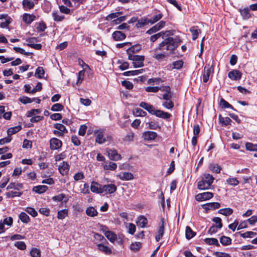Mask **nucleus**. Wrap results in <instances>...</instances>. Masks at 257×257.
<instances>
[{
  "instance_id": "obj_1",
  "label": "nucleus",
  "mask_w": 257,
  "mask_h": 257,
  "mask_svg": "<svg viewBox=\"0 0 257 257\" xmlns=\"http://www.w3.org/2000/svg\"><path fill=\"white\" fill-rule=\"evenodd\" d=\"M181 42L182 40L178 36L165 39L154 49L155 52L161 51L162 52L154 53L153 57L158 61L164 60L170 54L173 53Z\"/></svg>"
},
{
  "instance_id": "obj_2",
  "label": "nucleus",
  "mask_w": 257,
  "mask_h": 257,
  "mask_svg": "<svg viewBox=\"0 0 257 257\" xmlns=\"http://www.w3.org/2000/svg\"><path fill=\"white\" fill-rule=\"evenodd\" d=\"M139 105L140 107L148 111L150 114L162 119H168L172 116V115L168 112L160 109H156L154 106L145 102H141Z\"/></svg>"
},
{
  "instance_id": "obj_3",
  "label": "nucleus",
  "mask_w": 257,
  "mask_h": 257,
  "mask_svg": "<svg viewBox=\"0 0 257 257\" xmlns=\"http://www.w3.org/2000/svg\"><path fill=\"white\" fill-rule=\"evenodd\" d=\"M214 180L213 176L208 173H204L200 177V180L197 183V188L200 190H208Z\"/></svg>"
},
{
  "instance_id": "obj_4",
  "label": "nucleus",
  "mask_w": 257,
  "mask_h": 257,
  "mask_svg": "<svg viewBox=\"0 0 257 257\" xmlns=\"http://www.w3.org/2000/svg\"><path fill=\"white\" fill-rule=\"evenodd\" d=\"M128 59L133 61V66L135 68L141 67L144 65V56L130 54L128 56Z\"/></svg>"
},
{
  "instance_id": "obj_5",
  "label": "nucleus",
  "mask_w": 257,
  "mask_h": 257,
  "mask_svg": "<svg viewBox=\"0 0 257 257\" xmlns=\"http://www.w3.org/2000/svg\"><path fill=\"white\" fill-rule=\"evenodd\" d=\"M172 95L163 94L162 97H159L162 100V105L166 109L171 110L174 106V103L172 100Z\"/></svg>"
},
{
  "instance_id": "obj_6",
  "label": "nucleus",
  "mask_w": 257,
  "mask_h": 257,
  "mask_svg": "<svg viewBox=\"0 0 257 257\" xmlns=\"http://www.w3.org/2000/svg\"><path fill=\"white\" fill-rule=\"evenodd\" d=\"M59 172L62 175L65 176L68 175L70 170V165L68 162L62 161L60 163L58 166Z\"/></svg>"
},
{
  "instance_id": "obj_7",
  "label": "nucleus",
  "mask_w": 257,
  "mask_h": 257,
  "mask_svg": "<svg viewBox=\"0 0 257 257\" xmlns=\"http://www.w3.org/2000/svg\"><path fill=\"white\" fill-rule=\"evenodd\" d=\"M213 194L210 192L200 193L195 196V199L199 202L206 201L212 198Z\"/></svg>"
},
{
  "instance_id": "obj_8",
  "label": "nucleus",
  "mask_w": 257,
  "mask_h": 257,
  "mask_svg": "<svg viewBox=\"0 0 257 257\" xmlns=\"http://www.w3.org/2000/svg\"><path fill=\"white\" fill-rule=\"evenodd\" d=\"M117 187L114 184L104 185L102 186V194H111L116 192Z\"/></svg>"
},
{
  "instance_id": "obj_9",
  "label": "nucleus",
  "mask_w": 257,
  "mask_h": 257,
  "mask_svg": "<svg viewBox=\"0 0 257 257\" xmlns=\"http://www.w3.org/2000/svg\"><path fill=\"white\" fill-rule=\"evenodd\" d=\"M106 153L109 159L111 160L117 161L121 159V155L117 153L116 150L108 149L106 151Z\"/></svg>"
},
{
  "instance_id": "obj_10",
  "label": "nucleus",
  "mask_w": 257,
  "mask_h": 257,
  "mask_svg": "<svg viewBox=\"0 0 257 257\" xmlns=\"http://www.w3.org/2000/svg\"><path fill=\"white\" fill-rule=\"evenodd\" d=\"M62 145V143L59 139L53 138L50 140V147L52 150H58L60 149Z\"/></svg>"
},
{
  "instance_id": "obj_11",
  "label": "nucleus",
  "mask_w": 257,
  "mask_h": 257,
  "mask_svg": "<svg viewBox=\"0 0 257 257\" xmlns=\"http://www.w3.org/2000/svg\"><path fill=\"white\" fill-rule=\"evenodd\" d=\"M91 191L96 194H102V186L95 181H92L90 185Z\"/></svg>"
},
{
  "instance_id": "obj_12",
  "label": "nucleus",
  "mask_w": 257,
  "mask_h": 257,
  "mask_svg": "<svg viewBox=\"0 0 257 257\" xmlns=\"http://www.w3.org/2000/svg\"><path fill=\"white\" fill-rule=\"evenodd\" d=\"M241 76L242 73L236 69H234L228 73V77L232 80H239Z\"/></svg>"
},
{
  "instance_id": "obj_13",
  "label": "nucleus",
  "mask_w": 257,
  "mask_h": 257,
  "mask_svg": "<svg viewBox=\"0 0 257 257\" xmlns=\"http://www.w3.org/2000/svg\"><path fill=\"white\" fill-rule=\"evenodd\" d=\"M165 221L163 218L161 219L159 223L158 230V234L156 235L155 238L157 241H159L163 237L164 232Z\"/></svg>"
},
{
  "instance_id": "obj_14",
  "label": "nucleus",
  "mask_w": 257,
  "mask_h": 257,
  "mask_svg": "<svg viewBox=\"0 0 257 257\" xmlns=\"http://www.w3.org/2000/svg\"><path fill=\"white\" fill-rule=\"evenodd\" d=\"M212 71L211 67H210L209 65H207L204 67L202 74L203 81L204 83H206L208 81L210 74Z\"/></svg>"
},
{
  "instance_id": "obj_15",
  "label": "nucleus",
  "mask_w": 257,
  "mask_h": 257,
  "mask_svg": "<svg viewBox=\"0 0 257 257\" xmlns=\"http://www.w3.org/2000/svg\"><path fill=\"white\" fill-rule=\"evenodd\" d=\"M95 134H96L95 138V142L99 144H102L106 142V139L103 136V130H98L95 131Z\"/></svg>"
},
{
  "instance_id": "obj_16",
  "label": "nucleus",
  "mask_w": 257,
  "mask_h": 257,
  "mask_svg": "<svg viewBox=\"0 0 257 257\" xmlns=\"http://www.w3.org/2000/svg\"><path fill=\"white\" fill-rule=\"evenodd\" d=\"M116 176L122 181H129L134 179V175L130 172H121Z\"/></svg>"
},
{
  "instance_id": "obj_17",
  "label": "nucleus",
  "mask_w": 257,
  "mask_h": 257,
  "mask_svg": "<svg viewBox=\"0 0 257 257\" xmlns=\"http://www.w3.org/2000/svg\"><path fill=\"white\" fill-rule=\"evenodd\" d=\"M36 19L35 15L25 13L23 15V21L27 24H31Z\"/></svg>"
},
{
  "instance_id": "obj_18",
  "label": "nucleus",
  "mask_w": 257,
  "mask_h": 257,
  "mask_svg": "<svg viewBox=\"0 0 257 257\" xmlns=\"http://www.w3.org/2000/svg\"><path fill=\"white\" fill-rule=\"evenodd\" d=\"M136 223L138 226L145 228L148 224V220L145 216L141 215L138 217Z\"/></svg>"
},
{
  "instance_id": "obj_19",
  "label": "nucleus",
  "mask_w": 257,
  "mask_h": 257,
  "mask_svg": "<svg viewBox=\"0 0 257 257\" xmlns=\"http://www.w3.org/2000/svg\"><path fill=\"white\" fill-rule=\"evenodd\" d=\"M157 134L156 133L152 131H147L143 133V137L145 140L150 141L155 139Z\"/></svg>"
},
{
  "instance_id": "obj_20",
  "label": "nucleus",
  "mask_w": 257,
  "mask_h": 257,
  "mask_svg": "<svg viewBox=\"0 0 257 257\" xmlns=\"http://www.w3.org/2000/svg\"><path fill=\"white\" fill-rule=\"evenodd\" d=\"M12 112L11 111L5 112V107L0 105V118L3 117L5 119L9 120L11 118Z\"/></svg>"
},
{
  "instance_id": "obj_21",
  "label": "nucleus",
  "mask_w": 257,
  "mask_h": 257,
  "mask_svg": "<svg viewBox=\"0 0 257 257\" xmlns=\"http://www.w3.org/2000/svg\"><path fill=\"white\" fill-rule=\"evenodd\" d=\"M112 37L114 39V40L116 41H122L124 40L126 36L122 32L118 31H116L114 32L112 34Z\"/></svg>"
},
{
  "instance_id": "obj_22",
  "label": "nucleus",
  "mask_w": 257,
  "mask_h": 257,
  "mask_svg": "<svg viewBox=\"0 0 257 257\" xmlns=\"http://www.w3.org/2000/svg\"><path fill=\"white\" fill-rule=\"evenodd\" d=\"M22 5L24 10L28 11L32 9L34 7L35 4L31 0H23Z\"/></svg>"
},
{
  "instance_id": "obj_23",
  "label": "nucleus",
  "mask_w": 257,
  "mask_h": 257,
  "mask_svg": "<svg viewBox=\"0 0 257 257\" xmlns=\"http://www.w3.org/2000/svg\"><path fill=\"white\" fill-rule=\"evenodd\" d=\"M183 65V61L181 60H177L173 62L169 67V70H172L173 69H180Z\"/></svg>"
},
{
  "instance_id": "obj_24",
  "label": "nucleus",
  "mask_w": 257,
  "mask_h": 257,
  "mask_svg": "<svg viewBox=\"0 0 257 257\" xmlns=\"http://www.w3.org/2000/svg\"><path fill=\"white\" fill-rule=\"evenodd\" d=\"M148 24H150L149 19L147 17H144L138 20L136 26L140 28L144 27Z\"/></svg>"
},
{
  "instance_id": "obj_25",
  "label": "nucleus",
  "mask_w": 257,
  "mask_h": 257,
  "mask_svg": "<svg viewBox=\"0 0 257 257\" xmlns=\"http://www.w3.org/2000/svg\"><path fill=\"white\" fill-rule=\"evenodd\" d=\"M104 235L111 242H113L117 239V235L111 231H104Z\"/></svg>"
},
{
  "instance_id": "obj_26",
  "label": "nucleus",
  "mask_w": 257,
  "mask_h": 257,
  "mask_svg": "<svg viewBox=\"0 0 257 257\" xmlns=\"http://www.w3.org/2000/svg\"><path fill=\"white\" fill-rule=\"evenodd\" d=\"M190 31L192 35V39L196 40L199 34L201 33V30L199 29L198 26H193L190 28Z\"/></svg>"
},
{
  "instance_id": "obj_27",
  "label": "nucleus",
  "mask_w": 257,
  "mask_h": 257,
  "mask_svg": "<svg viewBox=\"0 0 257 257\" xmlns=\"http://www.w3.org/2000/svg\"><path fill=\"white\" fill-rule=\"evenodd\" d=\"M87 215L90 217H95L98 215V212L97 210L92 206H89L87 207L85 211Z\"/></svg>"
},
{
  "instance_id": "obj_28",
  "label": "nucleus",
  "mask_w": 257,
  "mask_h": 257,
  "mask_svg": "<svg viewBox=\"0 0 257 257\" xmlns=\"http://www.w3.org/2000/svg\"><path fill=\"white\" fill-rule=\"evenodd\" d=\"M23 188V185L22 183H11L9 184V185L7 186V189H15L17 190H20Z\"/></svg>"
},
{
  "instance_id": "obj_29",
  "label": "nucleus",
  "mask_w": 257,
  "mask_h": 257,
  "mask_svg": "<svg viewBox=\"0 0 257 257\" xmlns=\"http://www.w3.org/2000/svg\"><path fill=\"white\" fill-rule=\"evenodd\" d=\"M163 16L160 12L155 14L151 19H149L150 24H154L158 22L162 18Z\"/></svg>"
},
{
  "instance_id": "obj_30",
  "label": "nucleus",
  "mask_w": 257,
  "mask_h": 257,
  "mask_svg": "<svg viewBox=\"0 0 257 257\" xmlns=\"http://www.w3.org/2000/svg\"><path fill=\"white\" fill-rule=\"evenodd\" d=\"M144 70L143 69L127 71L124 72L123 73V75L124 76H126L138 75L144 72Z\"/></svg>"
},
{
  "instance_id": "obj_31",
  "label": "nucleus",
  "mask_w": 257,
  "mask_h": 257,
  "mask_svg": "<svg viewBox=\"0 0 257 257\" xmlns=\"http://www.w3.org/2000/svg\"><path fill=\"white\" fill-rule=\"evenodd\" d=\"M220 205L218 202H211L207 203L203 205V208L205 209H215L219 208Z\"/></svg>"
},
{
  "instance_id": "obj_32",
  "label": "nucleus",
  "mask_w": 257,
  "mask_h": 257,
  "mask_svg": "<svg viewBox=\"0 0 257 257\" xmlns=\"http://www.w3.org/2000/svg\"><path fill=\"white\" fill-rule=\"evenodd\" d=\"M48 187L46 185H38L34 187L33 191L36 193L41 194L46 191Z\"/></svg>"
},
{
  "instance_id": "obj_33",
  "label": "nucleus",
  "mask_w": 257,
  "mask_h": 257,
  "mask_svg": "<svg viewBox=\"0 0 257 257\" xmlns=\"http://www.w3.org/2000/svg\"><path fill=\"white\" fill-rule=\"evenodd\" d=\"M204 241L208 245H214L217 246H220L218 240L215 238H206L204 239Z\"/></svg>"
},
{
  "instance_id": "obj_34",
  "label": "nucleus",
  "mask_w": 257,
  "mask_h": 257,
  "mask_svg": "<svg viewBox=\"0 0 257 257\" xmlns=\"http://www.w3.org/2000/svg\"><path fill=\"white\" fill-rule=\"evenodd\" d=\"M240 14L244 20H246L249 19L251 15L249 12V10L248 8H245L243 9L240 10Z\"/></svg>"
},
{
  "instance_id": "obj_35",
  "label": "nucleus",
  "mask_w": 257,
  "mask_h": 257,
  "mask_svg": "<svg viewBox=\"0 0 257 257\" xmlns=\"http://www.w3.org/2000/svg\"><path fill=\"white\" fill-rule=\"evenodd\" d=\"M22 129L21 125H17L14 127H10L7 130V134L11 137L12 135L18 133Z\"/></svg>"
},
{
  "instance_id": "obj_36",
  "label": "nucleus",
  "mask_w": 257,
  "mask_h": 257,
  "mask_svg": "<svg viewBox=\"0 0 257 257\" xmlns=\"http://www.w3.org/2000/svg\"><path fill=\"white\" fill-rule=\"evenodd\" d=\"M97 246L100 251L106 254H109L111 252V250L109 247L102 243H99L97 245Z\"/></svg>"
},
{
  "instance_id": "obj_37",
  "label": "nucleus",
  "mask_w": 257,
  "mask_h": 257,
  "mask_svg": "<svg viewBox=\"0 0 257 257\" xmlns=\"http://www.w3.org/2000/svg\"><path fill=\"white\" fill-rule=\"evenodd\" d=\"M103 169L106 170L114 171L117 168V164L115 163L109 162L103 166Z\"/></svg>"
},
{
  "instance_id": "obj_38",
  "label": "nucleus",
  "mask_w": 257,
  "mask_h": 257,
  "mask_svg": "<svg viewBox=\"0 0 257 257\" xmlns=\"http://www.w3.org/2000/svg\"><path fill=\"white\" fill-rule=\"evenodd\" d=\"M142 47L140 45H135L127 50V53L129 55L130 54L135 53L141 50Z\"/></svg>"
},
{
  "instance_id": "obj_39",
  "label": "nucleus",
  "mask_w": 257,
  "mask_h": 257,
  "mask_svg": "<svg viewBox=\"0 0 257 257\" xmlns=\"http://www.w3.org/2000/svg\"><path fill=\"white\" fill-rule=\"evenodd\" d=\"M52 15L54 21L56 22L62 21L65 18L63 15H60L57 11H53Z\"/></svg>"
},
{
  "instance_id": "obj_40",
  "label": "nucleus",
  "mask_w": 257,
  "mask_h": 257,
  "mask_svg": "<svg viewBox=\"0 0 257 257\" xmlns=\"http://www.w3.org/2000/svg\"><path fill=\"white\" fill-rule=\"evenodd\" d=\"M85 76V71L84 70H82L81 71H80L78 73V76H77V80L76 83V84L77 86H80V84L82 83L84 78Z\"/></svg>"
},
{
  "instance_id": "obj_41",
  "label": "nucleus",
  "mask_w": 257,
  "mask_h": 257,
  "mask_svg": "<svg viewBox=\"0 0 257 257\" xmlns=\"http://www.w3.org/2000/svg\"><path fill=\"white\" fill-rule=\"evenodd\" d=\"M209 168L211 171L216 173H220L221 170V167L218 164L213 163L209 165Z\"/></svg>"
},
{
  "instance_id": "obj_42",
  "label": "nucleus",
  "mask_w": 257,
  "mask_h": 257,
  "mask_svg": "<svg viewBox=\"0 0 257 257\" xmlns=\"http://www.w3.org/2000/svg\"><path fill=\"white\" fill-rule=\"evenodd\" d=\"M68 215V209H64L61 210H60L57 213V218L59 219L62 220L66 217Z\"/></svg>"
},
{
  "instance_id": "obj_43",
  "label": "nucleus",
  "mask_w": 257,
  "mask_h": 257,
  "mask_svg": "<svg viewBox=\"0 0 257 257\" xmlns=\"http://www.w3.org/2000/svg\"><path fill=\"white\" fill-rule=\"evenodd\" d=\"M186 237L188 239L193 238L196 234L195 232H193L191 228L189 226H186L185 229Z\"/></svg>"
},
{
  "instance_id": "obj_44",
  "label": "nucleus",
  "mask_w": 257,
  "mask_h": 257,
  "mask_svg": "<svg viewBox=\"0 0 257 257\" xmlns=\"http://www.w3.org/2000/svg\"><path fill=\"white\" fill-rule=\"evenodd\" d=\"M134 114L136 116H145L147 115V112L140 108H135L133 110Z\"/></svg>"
},
{
  "instance_id": "obj_45",
  "label": "nucleus",
  "mask_w": 257,
  "mask_h": 257,
  "mask_svg": "<svg viewBox=\"0 0 257 257\" xmlns=\"http://www.w3.org/2000/svg\"><path fill=\"white\" fill-rule=\"evenodd\" d=\"M219 120L220 122L222 125H227L230 124L232 120L229 117H222L221 115L219 116Z\"/></svg>"
},
{
  "instance_id": "obj_46",
  "label": "nucleus",
  "mask_w": 257,
  "mask_h": 257,
  "mask_svg": "<svg viewBox=\"0 0 257 257\" xmlns=\"http://www.w3.org/2000/svg\"><path fill=\"white\" fill-rule=\"evenodd\" d=\"M44 73L45 71L43 68L42 67H38L36 70L35 76L37 78H42L44 77Z\"/></svg>"
},
{
  "instance_id": "obj_47",
  "label": "nucleus",
  "mask_w": 257,
  "mask_h": 257,
  "mask_svg": "<svg viewBox=\"0 0 257 257\" xmlns=\"http://www.w3.org/2000/svg\"><path fill=\"white\" fill-rule=\"evenodd\" d=\"M220 242L223 245H228L231 243V239L226 236H222L220 238Z\"/></svg>"
},
{
  "instance_id": "obj_48",
  "label": "nucleus",
  "mask_w": 257,
  "mask_h": 257,
  "mask_svg": "<svg viewBox=\"0 0 257 257\" xmlns=\"http://www.w3.org/2000/svg\"><path fill=\"white\" fill-rule=\"evenodd\" d=\"M226 183L232 186H236L238 185L239 182L236 178L230 177L226 179Z\"/></svg>"
},
{
  "instance_id": "obj_49",
  "label": "nucleus",
  "mask_w": 257,
  "mask_h": 257,
  "mask_svg": "<svg viewBox=\"0 0 257 257\" xmlns=\"http://www.w3.org/2000/svg\"><path fill=\"white\" fill-rule=\"evenodd\" d=\"M218 213L225 216H228L233 213V210L230 208L221 209L218 210Z\"/></svg>"
},
{
  "instance_id": "obj_50",
  "label": "nucleus",
  "mask_w": 257,
  "mask_h": 257,
  "mask_svg": "<svg viewBox=\"0 0 257 257\" xmlns=\"http://www.w3.org/2000/svg\"><path fill=\"white\" fill-rule=\"evenodd\" d=\"M22 193L18 191H11L6 193L7 198H14L15 197H20L22 195Z\"/></svg>"
},
{
  "instance_id": "obj_51",
  "label": "nucleus",
  "mask_w": 257,
  "mask_h": 257,
  "mask_svg": "<svg viewBox=\"0 0 257 257\" xmlns=\"http://www.w3.org/2000/svg\"><path fill=\"white\" fill-rule=\"evenodd\" d=\"M19 218L23 223H28L30 221L29 216L25 212H21L19 215Z\"/></svg>"
},
{
  "instance_id": "obj_52",
  "label": "nucleus",
  "mask_w": 257,
  "mask_h": 257,
  "mask_svg": "<svg viewBox=\"0 0 257 257\" xmlns=\"http://www.w3.org/2000/svg\"><path fill=\"white\" fill-rule=\"evenodd\" d=\"M247 150L250 151H257V144H253L251 143H246L245 145Z\"/></svg>"
},
{
  "instance_id": "obj_53",
  "label": "nucleus",
  "mask_w": 257,
  "mask_h": 257,
  "mask_svg": "<svg viewBox=\"0 0 257 257\" xmlns=\"http://www.w3.org/2000/svg\"><path fill=\"white\" fill-rule=\"evenodd\" d=\"M32 257H41V251L39 249L33 247L30 251Z\"/></svg>"
},
{
  "instance_id": "obj_54",
  "label": "nucleus",
  "mask_w": 257,
  "mask_h": 257,
  "mask_svg": "<svg viewBox=\"0 0 257 257\" xmlns=\"http://www.w3.org/2000/svg\"><path fill=\"white\" fill-rule=\"evenodd\" d=\"M54 127L58 131H60L63 134L68 133V131L66 127L62 124L56 123L54 124Z\"/></svg>"
},
{
  "instance_id": "obj_55",
  "label": "nucleus",
  "mask_w": 257,
  "mask_h": 257,
  "mask_svg": "<svg viewBox=\"0 0 257 257\" xmlns=\"http://www.w3.org/2000/svg\"><path fill=\"white\" fill-rule=\"evenodd\" d=\"M159 90L164 92V93L163 94L172 95L171 88L169 86H161V87H159Z\"/></svg>"
},
{
  "instance_id": "obj_56",
  "label": "nucleus",
  "mask_w": 257,
  "mask_h": 257,
  "mask_svg": "<svg viewBox=\"0 0 257 257\" xmlns=\"http://www.w3.org/2000/svg\"><path fill=\"white\" fill-rule=\"evenodd\" d=\"M134 134L133 132L128 133L123 138L124 142H130L134 141Z\"/></svg>"
},
{
  "instance_id": "obj_57",
  "label": "nucleus",
  "mask_w": 257,
  "mask_h": 257,
  "mask_svg": "<svg viewBox=\"0 0 257 257\" xmlns=\"http://www.w3.org/2000/svg\"><path fill=\"white\" fill-rule=\"evenodd\" d=\"M220 105L222 108H229L232 109H233V107H232V106L223 98H221L220 100Z\"/></svg>"
},
{
  "instance_id": "obj_58",
  "label": "nucleus",
  "mask_w": 257,
  "mask_h": 257,
  "mask_svg": "<svg viewBox=\"0 0 257 257\" xmlns=\"http://www.w3.org/2000/svg\"><path fill=\"white\" fill-rule=\"evenodd\" d=\"M15 246L20 250H25L26 248V243L22 241H18L15 243Z\"/></svg>"
},
{
  "instance_id": "obj_59",
  "label": "nucleus",
  "mask_w": 257,
  "mask_h": 257,
  "mask_svg": "<svg viewBox=\"0 0 257 257\" xmlns=\"http://www.w3.org/2000/svg\"><path fill=\"white\" fill-rule=\"evenodd\" d=\"M128 229V232L131 234H134L136 230L135 225L132 223H129L126 226Z\"/></svg>"
},
{
  "instance_id": "obj_60",
  "label": "nucleus",
  "mask_w": 257,
  "mask_h": 257,
  "mask_svg": "<svg viewBox=\"0 0 257 257\" xmlns=\"http://www.w3.org/2000/svg\"><path fill=\"white\" fill-rule=\"evenodd\" d=\"M26 212L30 214L33 217H36L38 215L37 212L35 210V209L32 207H26L25 209Z\"/></svg>"
},
{
  "instance_id": "obj_61",
  "label": "nucleus",
  "mask_w": 257,
  "mask_h": 257,
  "mask_svg": "<svg viewBox=\"0 0 257 257\" xmlns=\"http://www.w3.org/2000/svg\"><path fill=\"white\" fill-rule=\"evenodd\" d=\"M256 233L253 231H246L244 233H240V236L243 238H252Z\"/></svg>"
},
{
  "instance_id": "obj_62",
  "label": "nucleus",
  "mask_w": 257,
  "mask_h": 257,
  "mask_svg": "<svg viewBox=\"0 0 257 257\" xmlns=\"http://www.w3.org/2000/svg\"><path fill=\"white\" fill-rule=\"evenodd\" d=\"M63 106L60 103H55L51 107V110L53 111H59L63 109Z\"/></svg>"
},
{
  "instance_id": "obj_63",
  "label": "nucleus",
  "mask_w": 257,
  "mask_h": 257,
  "mask_svg": "<svg viewBox=\"0 0 257 257\" xmlns=\"http://www.w3.org/2000/svg\"><path fill=\"white\" fill-rule=\"evenodd\" d=\"M73 178L75 181H78L84 178V175L82 172H79L74 174Z\"/></svg>"
},
{
  "instance_id": "obj_64",
  "label": "nucleus",
  "mask_w": 257,
  "mask_h": 257,
  "mask_svg": "<svg viewBox=\"0 0 257 257\" xmlns=\"http://www.w3.org/2000/svg\"><path fill=\"white\" fill-rule=\"evenodd\" d=\"M213 254L215 257H231L229 254L223 252L216 251Z\"/></svg>"
}]
</instances>
